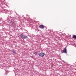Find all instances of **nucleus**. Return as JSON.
<instances>
[{"label": "nucleus", "instance_id": "f257e3e1", "mask_svg": "<svg viewBox=\"0 0 76 76\" xmlns=\"http://www.w3.org/2000/svg\"><path fill=\"white\" fill-rule=\"evenodd\" d=\"M45 55V53H39V56L41 57H43Z\"/></svg>", "mask_w": 76, "mask_h": 76}, {"label": "nucleus", "instance_id": "f03ea898", "mask_svg": "<svg viewBox=\"0 0 76 76\" xmlns=\"http://www.w3.org/2000/svg\"><path fill=\"white\" fill-rule=\"evenodd\" d=\"M45 27V26H44L43 25H40L39 26V27L41 29H44V28Z\"/></svg>", "mask_w": 76, "mask_h": 76}, {"label": "nucleus", "instance_id": "7ed1b4c3", "mask_svg": "<svg viewBox=\"0 0 76 76\" xmlns=\"http://www.w3.org/2000/svg\"><path fill=\"white\" fill-rule=\"evenodd\" d=\"M63 52H64V53H67V50L66 49V48H65L64 49V50H63Z\"/></svg>", "mask_w": 76, "mask_h": 76}, {"label": "nucleus", "instance_id": "20e7f679", "mask_svg": "<svg viewBox=\"0 0 76 76\" xmlns=\"http://www.w3.org/2000/svg\"><path fill=\"white\" fill-rule=\"evenodd\" d=\"M72 38L74 39H76V36L75 35H74L72 37Z\"/></svg>", "mask_w": 76, "mask_h": 76}, {"label": "nucleus", "instance_id": "39448f33", "mask_svg": "<svg viewBox=\"0 0 76 76\" xmlns=\"http://www.w3.org/2000/svg\"><path fill=\"white\" fill-rule=\"evenodd\" d=\"M20 37H21V38H22L23 37V35L21 34L20 35Z\"/></svg>", "mask_w": 76, "mask_h": 76}, {"label": "nucleus", "instance_id": "423d86ee", "mask_svg": "<svg viewBox=\"0 0 76 76\" xmlns=\"http://www.w3.org/2000/svg\"><path fill=\"white\" fill-rule=\"evenodd\" d=\"M27 38H28L27 36H24L23 37V39H26Z\"/></svg>", "mask_w": 76, "mask_h": 76}, {"label": "nucleus", "instance_id": "0eeeda50", "mask_svg": "<svg viewBox=\"0 0 76 76\" xmlns=\"http://www.w3.org/2000/svg\"><path fill=\"white\" fill-rule=\"evenodd\" d=\"M34 54L36 55L37 54V52H35Z\"/></svg>", "mask_w": 76, "mask_h": 76}, {"label": "nucleus", "instance_id": "6e6552de", "mask_svg": "<svg viewBox=\"0 0 76 76\" xmlns=\"http://www.w3.org/2000/svg\"><path fill=\"white\" fill-rule=\"evenodd\" d=\"M15 51H15V50H13V53H15Z\"/></svg>", "mask_w": 76, "mask_h": 76}, {"label": "nucleus", "instance_id": "1a4fd4ad", "mask_svg": "<svg viewBox=\"0 0 76 76\" xmlns=\"http://www.w3.org/2000/svg\"><path fill=\"white\" fill-rule=\"evenodd\" d=\"M31 58H33V56H31Z\"/></svg>", "mask_w": 76, "mask_h": 76}]
</instances>
